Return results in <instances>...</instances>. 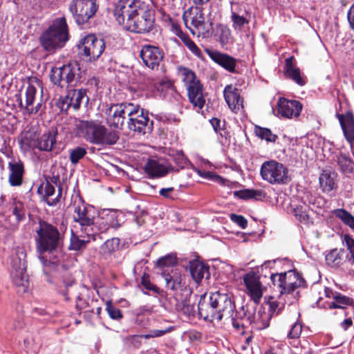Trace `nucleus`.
Returning a JSON list of instances; mask_svg holds the SVG:
<instances>
[{"label":"nucleus","instance_id":"47","mask_svg":"<svg viewBox=\"0 0 354 354\" xmlns=\"http://www.w3.org/2000/svg\"><path fill=\"white\" fill-rule=\"evenodd\" d=\"M175 0H156V6L163 15L167 14L174 8Z\"/></svg>","mask_w":354,"mask_h":354},{"label":"nucleus","instance_id":"14","mask_svg":"<svg viewBox=\"0 0 354 354\" xmlns=\"http://www.w3.org/2000/svg\"><path fill=\"white\" fill-rule=\"evenodd\" d=\"M153 12L143 2L138 10V14L132 19L126 30L136 33H145L151 31L154 25Z\"/></svg>","mask_w":354,"mask_h":354},{"label":"nucleus","instance_id":"7","mask_svg":"<svg viewBox=\"0 0 354 354\" xmlns=\"http://www.w3.org/2000/svg\"><path fill=\"white\" fill-rule=\"evenodd\" d=\"M178 73L185 83L189 102L194 108L201 109L205 103V99L203 95V85L197 79L194 71L189 68L179 66Z\"/></svg>","mask_w":354,"mask_h":354},{"label":"nucleus","instance_id":"9","mask_svg":"<svg viewBox=\"0 0 354 354\" xmlns=\"http://www.w3.org/2000/svg\"><path fill=\"white\" fill-rule=\"evenodd\" d=\"M270 279L273 285L279 288L281 295L290 294L297 288L306 286L305 280L295 270L272 274Z\"/></svg>","mask_w":354,"mask_h":354},{"label":"nucleus","instance_id":"2","mask_svg":"<svg viewBox=\"0 0 354 354\" xmlns=\"http://www.w3.org/2000/svg\"><path fill=\"white\" fill-rule=\"evenodd\" d=\"M73 211L75 223L73 227L82 237H84L85 234L89 236H96L99 233L106 232L112 225V223L109 221V218H113L115 216V212H110L106 215L105 221L104 217L95 221L93 216L81 199L75 201Z\"/></svg>","mask_w":354,"mask_h":354},{"label":"nucleus","instance_id":"5","mask_svg":"<svg viewBox=\"0 0 354 354\" xmlns=\"http://www.w3.org/2000/svg\"><path fill=\"white\" fill-rule=\"evenodd\" d=\"M69 39L68 29L64 17L53 20L49 28L41 35V46L48 51H53L64 46Z\"/></svg>","mask_w":354,"mask_h":354},{"label":"nucleus","instance_id":"39","mask_svg":"<svg viewBox=\"0 0 354 354\" xmlns=\"http://www.w3.org/2000/svg\"><path fill=\"white\" fill-rule=\"evenodd\" d=\"M254 133L258 138L261 140H265L267 142H274L278 138L270 129L257 125L254 127Z\"/></svg>","mask_w":354,"mask_h":354},{"label":"nucleus","instance_id":"10","mask_svg":"<svg viewBox=\"0 0 354 354\" xmlns=\"http://www.w3.org/2000/svg\"><path fill=\"white\" fill-rule=\"evenodd\" d=\"M80 73V64L71 62L62 67L53 68L50 80L55 84L64 87L79 80L81 78Z\"/></svg>","mask_w":354,"mask_h":354},{"label":"nucleus","instance_id":"27","mask_svg":"<svg viewBox=\"0 0 354 354\" xmlns=\"http://www.w3.org/2000/svg\"><path fill=\"white\" fill-rule=\"evenodd\" d=\"M10 174L8 182L11 186L16 187L22 184L24 174V164L21 160H12L8 162Z\"/></svg>","mask_w":354,"mask_h":354},{"label":"nucleus","instance_id":"63","mask_svg":"<svg viewBox=\"0 0 354 354\" xmlns=\"http://www.w3.org/2000/svg\"><path fill=\"white\" fill-rule=\"evenodd\" d=\"M210 123L212 125V127L216 132H218V131L221 130V120H218V118H212L210 120Z\"/></svg>","mask_w":354,"mask_h":354},{"label":"nucleus","instance_id":"44","mask_svg":"<svg viewBox=\"0 0 354 354\" xmlns=\"http://www.w3.org/2000/svg\"><path fill=\"white\" fill-rule=\"evenodd\" d=\"M120 239L118 238H112L106 240L101 246V251L104 254H110L117 250L119 248Z\"/></svg>","mask_w":354,"mask_h":354},{"label":"nucleus","instance_id":"4","mask_svg":"<svg viewBox=\"0 0 354 354\" xmlns=\"http://www.w3.org/2000/svg\"><path fill=\"white\" fill-rule=\"evenodd\" d=\"M35 232L36 250L40 254L53 252L62 245V234L55 226L45 221H39Z\"/></svg>","mask_w":354,"mask_h":354},{"label":"nucleus","instance_id":"50","mask_svg":"<svg viewBox=\"0 0 354 354\" xmlns=\"http://www.w3.org/2000/svg\"><path fill=\"white\" fill-rule=\"evenodd\" d=\"M182 41L194 55H195L198 57H202L201 50L196 45V44L192 39H190V38L188 36L185 37Z\"/></svg>","mask_w":354,"mask_h":354},{"label":"nucleus","instance_id":"28","mask_svg":"<svg viewBox=\"0 0 354 354\" xmlns=\"http://www.w3.org/2000/svg\"><path fill=\"white\" fill-rule=\"evenodd\" d=\"M337 117L346 140L352 143L354 142V115L353 113L347 111L345 114H337Z\"/></svg>","mask_w":354,"mask_h":354},{"label":"nucleus","instance_id":"53","mask_svg":"<svg viewBox=\"0 0 354 354\" xmlns=\"http://www.w3.org/2000/svg\"><path fill=\"white\" fill-rule=\"evenodd\" d=\"M176 309L185 315H189L194 311V307L187 300L178 302L176 304Z\"/></svg>","mask_w":354,"mask_h":354},{"label":"nucleus","instance_id":"6","mask_svg":"<svg viewBox=\"0 0 354 354\" xmlns=\"http://www.w3.org/2000/svg\"><path fill=\"white\" fill-rule=\"evenodd\" d=\"M26 252L24 248L17 247L11 259L10 277L17 291L26 292L30 286L29 277L26 274Z\"/></svg>","mask_w":354,"mask_h":354},{"label":"nucleus","instance_id":"1","mask_svg":"<svg viewBox=\"0 0 354 354\" xmlns=\"http://www.w3.org/2000/svg\"><path fill=\"white\" fill-rule=\"evenodd\" d=\"M198 309L200 316L205 321L218 323L222 319L228 321L236 306L230 294L225 290H217L210 293L208 303L201 300Z\"/></svg>","mask_w":354,"mask_h":354},{"label":"nucleus","instance_id":"54","mask_svg":"<svg viewBox=\"0 0 354 354\" xmlns=\"http://www.w3.org/2000/svg\"><path fill=\"white\" fill-rule=\"evenodd\" d=\"M173 330H174L173 326H169V327H167V328H166L165 329H162V330H158V329L151 330H150L149 334L145 335V337L146 339H149L151 337H161L168 333L171 332Z\"/></svg>","mask_w":354,"mask_h":354},{"label":"nucleus","instance_id":"45","mask_svg":"<svg viewBox=\"0 0 354 354\" xmlns=\"http://www.w3.org/2000/svg\"><path fill=\"white\" fill-rule=\"evenodd\" d=\"M176 263V257L172 254H167L157 261V266L161 269L173 267Z\"/></svg>","mask_w":354,"mask_h":354},{"label":"nucleus","instance_id":"36","mask_svg":"<svg viewBox=\"0 0 354 354\" xmlns=\"http://www.w3.org/2000/svg\"><path fill=\"white\" fill-rule=\"evenodd\" d=\"M189 270L193 279L198 283L208 274V267L200 261H192L189 264Z\"/></svg>","mask_w":354,"mask_h":354},{"label":"nucleus","instance_id":"8","mask_svg":"<svg viewBox=\"0 0 354 354\" xmlns=\"http://www.w3.org/2000/svg\"><path fill=\"white\" fill-rule=\"evenodd\" d=\"M183 19L186 27L194 35L208 37L212 30V24L205 20L201 7L192 6L185 10Z\"/></svg>","mask_w":354,"mask_h":354},{"label":"nucleus","instance_id":"19","mask_svg":"<svg viewBox=\"0 0 354 354\" xmlns=\"http://www.w3.org/2000/svg\"><path fill=\"white\" fill-rule=\"evenodd\" d=\"M140 57L146 66L154 70L160 66L164 57V53L158 46L144 45L140 51Z\"/></svg>","mask_w":354,"mask_h":354},{"label":"nucleus","instance_id":"25","mask_svg":"<svg viewBox=\"0 0 354 354\" xmlns=\"http://www.w3.org/2000/svg\"><path fill=\"white\" fill-rule=\"evenodd\" d=\"M223 94L227 105L234 112L237 113L243 108V100L241 97L238 88L232 85H227L224 88Z\"/></svg>","mask_w":354,"mask_h":354},{"label":"nucleus","instance_id":"11","mask_svg":"<svg viewBox=\"0 0 354 354\" xmlns=\"http://www.w3.org/2000/svg\"><path fill=\"white\" fill-rule=\"evenodd\" d=\"M132 113L127 120L128 129L140 135L150 133L153 130V122L150 120L148 113L140 105L133 104Z\"/></svg>","mask_w":354,"mask_h":354},{"label":"nucleus","instance_id":"42","mask_svg":"<svg viewBox=\"0 0 354 354\" xmlns=\"http://www.w3.org/2000/svg\"><path fill=\"white\" fill-rule=\"evenodd\" d=\"M235 195L239 198L248 200L250 198L259 199L264 196L261 190L243 189L235 192Z\"/></svg>","mask_w":354,"mask_h":354},{"label":"nucleus","instance_id":"33","mask_svg":"<svg viewBox=\"0 0 354 354\" xmlns=\"http://www.w3.org/2000/svg\"><path fill=\"white\" fill-rule=\"evenodd\" d=\"M92 239L95 240V236H89L85 234V236L82 237L80 235V232L77 233V230L75 232L72 230L69 249L75 251L80 250L86 248V243Z\"/></svg>","mask_w":354,"mask_h":354},{"label":"nucleus","instance_id":"51","mask_svg":"<svg viewBox=\"0 0 354 354\" xmlns=\"http://www.w3.org/2000/svg\"><path fill=\"white\" fill-rule=\"evenodd\" d=\"M106 310L109 317L113 319H120L122 317L120 310L113 306L111 302L106 303Z\"/></svg>","mask_w":354,"mask_h":354},{"label":"nucleus","instance_id":"12","mask_svg":"<svg viewBox=\"0 0 354 354\" xmlns=\"http://www.w3.org/2000/svg\"><path fill=\"white\" fill-rule=\"evenodd\" d=\"M261 178L270 184H285L288 181V169L282 164L275 160L263 162L261 167Z\"/></svg>","mask_w":354,"mask_h":354},{"label":"nucleus","instance_id":"21","mask_svg":"<svg viewBox=\"0 0 354 354\" xmlns=\"http://www.w3.org/2000/svg\"><path fill=\"white\" fill-rule=\"evenodd\" d=\"M278 115L283 118H296L302 109V104L297 100H289L280 97L277 102Z\"/></svg>","mask_w":354,"mask_h":354},{"label":"nucleus","instance_id":"55","mask_svg":"<svg viewBox=\"0 0 354 354\" xmlns=\"http://www.w3.org/2000/svg\"><path fill=\"white\" fill-rule=\"evenodd\" d=\"M230 218L234 223H236L241 228H246L248 225V221L244 216L241 215H237L235 214H231Z\"/></svg>","mask_w":354,"mask_h":354},{"label":"nucleus","instance_id":"29","mask_svg":"<svg viewBox=\"0 0 354 354\" xmlns=\"http://www.w3.org/2000/svg\"><path fill=\"white\" fill-rule=\"evenodd\" d=\"M207 53L214 62L219 64L225 70L230 73H234L235 71L236 60L234 57L227 54L221 53L218 51H211L208 50Z\"/></svg>","mask_w":354,"mask_h":354},{"label":"nucleus","instance_id":"57","mask_svg":"<svg viewBox=\"0 0 354 354\" xmlns=\"http://www.w3.org/2000/svg\"><path fill=\"white\" fill-rule=\"evenodd\" d=\"M12 214L16 217L17 224L15 225V226H17V225L24 218V213L22 210L21 204L18 205L15 203V207L12 209Z\"/></svg>","mask_w":354,"mask_h":354},{"label":"nucleus","instance_id":"22","mask_svg":"<svg viewBox=\"0 0 354 354\" xmlns=\"http://www.w3.org/2000/svg\"><path fill=\"white\" fill-rule=\"evenodd\" d=\"M85 99L88 100L85 90L71 89L68 91L64 98L60 100L59 102V107L62 111H67L69 107H73L75 110H77Z\"/></svg>","mask_w":354,"mask_h":354},{"label":"nucleus","instance_id":"32","mask_svg":"<svg viewBox=\"0 0 354 354\" xmlns=\"http://www.w3.org/2000/svg\"><path fill=\"white\" fill-rule=\"evenodd\" d=\"M293 57H290L285 60L284 73L285 75L295 82L300 86L306 84L304 78L300 74V70L293 64Z\"/></svg>","mask_w":354,"mask_h":354},{"label":"nucleus","instance_id":"46","mask_svg":"<svg viewBox=\"0 0 354 354\" xmlns=\"http://www.w3.org/2000/svg\"><path fill=\"white\" fill-rule=\"evenodd\" d=\"M86 150L84 147H77L70 151L69 159L73 165H76L86 154Z\"/></svg>","mask_w":354,"mask_h":354},{"label":"nucleus","instance_id":"17","mask_svg":"<svg viewBox=\"0 0 354 354\" xmlns=\"http://www.w3.org/2000/svg\"><path fill=\"white\" fill-rule=\"evenodd\" d=\"M78 49L88 60L95 61L104 52L105 43L102 39H98L94 35H88L78 44Z\"/></svg>","mask_w":354,"mask_h":354},{"label":"nucleus","instance_id":"3","mask_svg":"<svg viewBox=\"0 0 354 354\" xmlns=\"http://www.w3.org/2000/svg\"><path fill=\"white\" fill-rule=\"evenodd\" d=\"M74 130L78 137L94 145H113L119 139L117 132L106 129L97 121L76 120Z\"/></svg>","mask_w":354,"mask_h":354},{"label":"nucleus","instance_id":"23","mask_svg":"<svg viewBox=\"0 0 354 354\" xmlns=\"http://www.w3.org/2000/svg\"><path fill=\"white\" fill-rule=\"evenodd\" d=\"M243 281L248 294L255 303H258L263 295L259 277L254 272H250L244 276Z\"/></svg>","mask_w":354,"mask_h":354},{"label":"nucleus","instance_id":"30","mask_svg":"<svg viewBox=\"0 0 354 354\" xmlns=\"http://www.w3.org/2000/svg\"><path fill=\"white\" fill-rule=\"evenodd\" d=\"M337 174L331 169H324L319 176V180L322 190L330 192L337 188Z\"/></svg>","mask_w":354,"mask_h":354},{"label":"nucleus","instance_id":"35","mask_svg":"<svg viewBox=\"0 0 354 354\" xmlns=\"http://www.w3.org/2000/svg\"><path fill=\"white\" fill-rule=\"evenodd\" d=\"M166 286L171 290H177L182 286V275L177 271L172 270L171 273L162 272Z\"/></svg>","mask_w":354,"mask_h":354},{"label":"nucleus","instance_id":"16","mask_svg":"<svg viewBox=\"0 0 354 354\" xmlns=\"http://www.w3.org/2000/svg\"><path fill=\"white\" fill-rule=\"evenodd\" d=\"M56 136L57 132L54 131H48L38 137L35 133H26L22 142L39 151H52L56 145Z\"/></svg>","mask_w":354,"mask_h":354},{"label":"nucleus","instance_id":"59","mask_svg":"<svg viewBox=\"0 0 354 354\" xmlns=\"http://www.w3.org/2000/svg\"><path fill=\"white\" fill-rule=\"evenodd\" d=\"M344 241L351 254V263H354V239L349 236L346 235L344 237Z\"/></svg>","mask_w":354,"mask_h":354},{"label":"nucleus","instance_id":"49","mask_svg":"<svg viewBox=\"0 0 354 354\" xmlns=\"http://www.w3.org/2000/svg\"><path fill=\"white\" fill-rule=\"evenodd\" d=\"M302 331V324L300 322L297 321L292 326L291 328L288 333L289 339H298Z\"/></svg>","mask_w":354,"mask_h":354},{"label":"nucleus","instance_id":"64","mask_svg":"<svg viewBox=\"0 0 354 354\" xmlns=\"http://www.w3.org/2000/svg\"><path fill=\"white\" fill-rule=\"evenodd\" d=\"M353 324V322L351 318H348L344 319L341 324V327L346 330L348 328H349Z\"/></svg>","mask_w":354,"mask_h":354},{"label":"nucleus","instance_id":"61","mask_svg":"<svg viewBox=\"0 0 354 354\" xmlns=\"http://www.w3.org/2000/svg\"><path fill=\"white\" fill-rule=\"evenodd\" d=\"M347 18L350 27L354 30V3L350 7L347 12Z\"/></svg>","mask_w":354,"mask_h":354},{"label":"nucleus","instance_id":"13","mask_svg":"<svg viewBox=\"0 0 354 354\" xmlns=\"http://www.w3.org/2000/svg\"><path fill=\"white\" fill-rule=\"evenodd\" d=\"M142 6L143 1L140 0H119L115 5L114 17L126 29Z\"/></svg>","mask_w":354,"mask_h":354},{"label":"nucleus","instance_id":"38","mask_svg":"<svg viewBox=\"0 0 354 354\" xmlns=\"http://www.w3.org/2000/svg\"><path fill=\"white\" fill-rule=\"evenodd\" d=\"M353 301L350 297L337 294L333 297V301L329 304V308L344 309L348 306L353 305Z\"/></svg>","mask_w":354,"mask_h":354},{"label":"nucleus","instance_id":"58","mask_svg":"<svg viewBox=\"0 0 354 354\" xmlns=\"http://www.w3.org/2000/svg\"><path fill=\"white\" fill-rule=\"evenodd\" d=\"M174 162L179 168L182 169L187 165L188 160L183 153H177L174 157Z\"/></svg>","mask_w":354,"mask_h":354},{"label":"nucleus","instance_id":"20","mask_svg":"<svg viewBox=\"0 0 354 354\" xmlns=\"http://www.w3.org/2000/svg\"><path fill=\"white\" fill-rule=\"evenodd\" d=\"M42 105V99L37 97V88L32 84H29L25 92V105L24 106L21 100L20 106L24 108L26 113L32 115L40 111Z\"/></svg>","mask_w":354,"mask_h":354},{"label":"nucleus","instance_id":"41","mask_svg":"<svg viewBox=\"0 0 354 354\" xmlns=\"http://www.w3.org/2000/svg\"><path fill=\"white\" fill-rule=\"evenodd\" d=\"M337 161L343 173L351 174L353 172L354 164L348 156L341 153L337 156Z\"/></svg>","mask_w":354,"mask_h":354},{"label":"nucleus","instance_id":"40","mask_svg":"<svg viewBox=\"0 0 354 354\" xmlns=\"http://www.w3.org/2000/svg\"><path fill=\"white\" fill-rule=\"evenodd\" d=\"M333 214L354 230V216L348 212L344 209H337L333 211Z\"/></svg>","mask_w":354,"mask_h":354},{"label":"nucleus","instance_id":"15","mask_svg":"<svg viewBox=\"0 0 354 354\" xmlns=\"http://www.w3.org/2000/svg\"><path fill=\"white\" fill-rule=\"evenodd\" d=\"M96 0H73L69 5V10L78 24H84L97 10Z\"/></svg>","mask_w":354,"mask_h":354},{"label":"nucleus","instance_id":"62","mask_svg":"<svg viewBox=\"0 0 354 354\" xmlns=\"http://www.w3.org/2000/svg\"><path fill=\"white\" fill-rule=\"evenodd\" d=\"M173 191H174L173 187L162 188L159 191V194H160V196H162L165 198H171L169 193H171Z\"/></svg>","mask_w":354,"mask_h":354},{"label":"nucleus","instance_id":"52","mask_svg":"<svg viewBox=\"0 0 354 354\" xmlns=\"http://www.w3.org/2000/svg\"><path fill=\"white\" fill-rule=\"evenodd\" d=\"M141 284L148 290L153 291L155 293H159L160 292L159 288L151 282L149 276L147 274H144L142 277Z\"/></svg>","mask_w":354,"mask_h":354},{"label":"nucleus","instance_id":"26","mask_svg":"<svg viewBox=\"0 0 354 354\" xmlns=\"http://www.w3.org/2000/svg\"><path fill=\"white\" fill-rule=\"evenodd\" d=\"M145 169L146 173L152 177H162L174 170L168 162L156 160H149Z\"/></svg>","mask_w":354,"mask_h":354},{"label":"nucleus","instance_id":"24","mask_svg":"<svg viewBox=\"0 0 354 354\" xmlns=\"http://www.w3.org/2000/svg\"><path fill=\"white\" fill-rule=\"evenodd\" d=\"M231 19L232 26L235 30H241L245 24H248L251 19V13L245 6L240 7L238 4H233L231 7Z\"/></svg>","mask_w":354,"mask_h":354},{"label":"nucleus","instance_id":"56","mask_svg":"<svg viewBox=\"0 0 354 354\" xmlns=\"http://www.w3.org/2000/svg\"><path fill=\"white\" fill-rule=\"evenodd\" d=\"M170 24H171V30L176 35H177L179 38H180L181 40H183L185 37H186L187 36L186 34H185L182 31L180 25L177 22H176L175 21L171 19L170 20Z\"/></svg>","mask_w":354,"mask_h":354},{"label":"nucleus","instance_id":"48","mask_svg":"<svg viewBox=\"0 0 354 354\" xmlns=\"http://www.w3.org/2000/svg\"><path fill=\"white\" fill-rule=\"evenodd\" d=\"M270 315H278L284 308V303L281 301L271 298L268 301Z\"/></svg>","mask_w":354,"mask_h":354},{"label":"nucleus","instance_id":"43","mask_svg":"<svg viewBox=\"0 0 354 354\" xmlns=\"http://www.w3.org/2000/svg\"><path fill=\"white\" fill-rule=\"evenodd\" d=\"M308 207L305 204L295 207L292 209L295 218L301 223H308L309 215L308 214Z\"/></svg>","mask_w":354,"mask_h":354},{"label":"nucleus","instance_id":"31","mask_svg":"<svg viewBox=\"0 0 354 354\" xmlns=\"http://www.w3.org/2000/svg\"><path fill=\"white\" fill-rule=\"evenodd\" d=\"M57 181H59V177H53L51 179V182L46 180L38 189L39 192H44L45 201L50 206L55 205L61 196V192L59 191L56 197H52L55 194V187L53 185L52 183L57 184Z\"/></svg>","mask_w":354,"mask_h":354},{"label":"nucleus","instance_id":"60","mask_svg":"<svg viewBox=\"0 0 354 354\" xmlns=\"http://www.w3.org/2000/svg\"><path fill=\"white\" fill-rule=\"evenodd\" d=\"M142 336L131 335L127 338V342L134 347H138L141 344Z\"/></svg>","mask_w":354,"mask_h":354},{"label":"nucleus","instance_id":"18","mask_svg":"<svg viewBox=\"0 0 354 354\" xmlns=\"http://www.w3.org/2000/svg\"><path fill=\"white\" fill-rule=\"evenodd\" d=\"M133 103H120L111 105L106 111L107 123L110 127L122 129L125 120L132 113Z\"/></svg>","mask_w":354,"mask_h":354},{"label":"nucleus","instance_id":"37","mask_svg":"<svg viewBox=\"0 0 354 354\" xmlns=\"http://www.w3.org/2000/svg\"><path fill=\"white\" fill-rule=\"evenodd\" d=\"M345 252L342 249H333L325 257V260L330 267H339L344 261Z\"/></svg>","mask_w":354,"mask_h":354},{"label":"nucleus","instance_id":"34","mask_svg":"<svg viewBox=\"0 0 354 354\" xmlns=\"http://www.w3.org/2000/svg\"><path fill=\"white\" fill-rule=\"evenodd\" d=\"M232 326L236 330H240L245 327V324H251L252 320L250 317H247V311L244 306H242L239 310L234 313L232 317L230 318Z\"/></svg>","mask_w":354,"mask_h":354}]
</instances>
